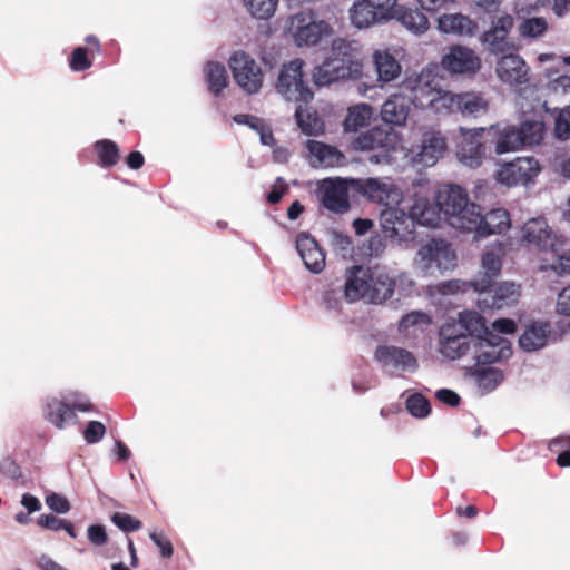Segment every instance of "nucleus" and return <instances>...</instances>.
<instances>
[{"instance_id":"obj_12","label":"nucleus","mask_w":570,"mask_h":570,"mask_svg":"<svg viewBox=\"0 0 570 570\" xmlns=\"http://www.w3.org/2000/svg\"><path fill=\"white\" fill-rule=\"evenodd\" d=\"M357 179L326 178L320 181L317 195L322 205L335 214H344L350 209L348 190L354 189Z\"/></svg>"},{"instance_id":"obj_48","label":"nucleus","mask_w":570,"mask_h":570,"mask_svg":"<svg viewBox=\"0 0 570 570\" xmlns=\"http://www.w3.org/2000/svg\"><path fill=\"white\" fill-rule=\"evenodd\" d=\"M407 411L415 417H425L430 413V404L421 394H413L406 400Z\"/></svg>"},{"instance_id":"obj_63","label":"nucleus","mask_w":570,"mask_h":570,"mask_svg":"<svg viewBox=\"0 0 570 570\" xmlns=\"http://www.w3.org/2000/svg\"><path fill=\"white\" fill-rule=\"evenodd\" d=\"M38 524L45 529L58 531L62 528V524H65V520L59 519L52 514H42L38 519Z\"/></svg>"},{"instance_id":"obj_47","label":"nucleus","mask_w":570,"mask_h":570,"mask_svg":"<svg viewBox=\"0 0 570 570\" xmlns=\"http://www.w3.org/2000/svg\"><path fill=\"white\" fill-rule=\"evenodd\" d=\"M548 29V22L542 17L530 18L522 21L519 26V32L523 38H538Z\"/></svg>"},{"instance_id":"obj_59","label":"nucleus","mask_w":570,"mask_h":570,"mask_svg":"<svg viewBox=\"0 0 570 570\" xmlns=\"http://www.w3.org/2000/svg\"><path fill=\"white\" fill-rule=\"evenodd\" d=\"M87 535L89 541L98 547L104 546L108 540L105 528L99 524L90 525L87 530Z\"/></svg>"},{"instance_id":"obj_60","label":"nucleus","mask_w":570,"mask_h":570,"mask_svg":"<svg viewBox=\"0 0 570 570\" xmlns=\"http://www.w3.org/2000/svg\"><path fill=\"white\" fill-rule=\"evenodd\" d=\"M515 328L517 325L514 321L510 318H499L492 323L490 332H492L493 334H512L514 333Z\"/></svg>"},{"instance_id":"obj_8","label":"nucleus","mask_w":570,"mask_h":570,"mask_svg":"<svg viewBox=\"0 0 570 570\" xmlns=\"http://www.w3.org/2000/svg\"><path fill=\"white\" fill-rule=\"evenodd\" d=\"M228 66L235 82L243 91L247 95L259 92L264 83V72L250 55L243 50L235 51L228 60Z\"/></svg>"},{"instance_id":"obj_40","label":"nucleus","mask_w":570,"mask_h":570,"mask_svg":"<svg viewBox=\"0 0 570 570\" xmlns=\"http://www.w3.org/2000/svg\"><path fill=\"white\" fill-rule=\"evenodd\" d=\"M394 18L397 19L409 31L415 35L424 33L429 29V20L426 16L419 10L399 7L397 13Z\"/></svg>"},{"instance_id":"obj_27","label":"nucleus","mask_w":570,"mask_h":570,"mask_svg":"<svg viewBox=\"0 0 570 570\" xmlns=\"http://www.w3.org/2000/svg\"><path fill=\"white\" fill-rule=\"evenodd\" d=\"M402 87V85L400 86ZM403 89V88H401ZM406 91L395 92L389 96L381 107V119L393 126H404L409 118L410 105L405 97Z\"/></svg>"},{"instance_id":"obj_18","label":"nucleus","mask_w":570,"mask_h":570,"mask_svg":"<svg viewBox=\"0 0 570 570\" xmlns=\"http://www.w3.org/2000/svg\"><path fill=\"white\" fill-rule=\"evenodd\" d=\"M514 26V19L509 13H503L492 20L490 28L481 36L491 55L500 56L510 52L513 43L509 40V33Z\"/></svg>"},{"instance_id":"obj_45","label":"nucleus","mask_w":570,"mask_h":570,"mask_svg":"<svg viewBox=\"0 0 570 570\" xmlns=\"http://www.w3.org/2000/svg\"><path fill=\"white\" fill-rule=\"evenodd\" d=\"M552 115L554 117V136L560 140H568L570 138V106L554 108Z\"/></svg>"},{"instance_id":"obj_24","label":"nucleus","mask_w":570,"mask_h":570,"mask_svg":"<svg viewBox=\"0 0 570 570\" xmlns=\"http://www.w3.org/2000/svg\"><path fill=\"white\" fill-rule=\"evenodd\" d=\"M367 302L381 304L390 299L395 292V282L386 267L374 266L367 268Z\"/></svg>"},{"instance_id":"obj_23","label":"nucleus","mask_w":570,"mask_h":570,"mask_svg":"<svg viewBox=\"0 0 570 570\" xmlns=\"http://www.w3.org/2000/svg\"><path fill=\"white\" fill-rule=\"evenodd\" d=\"M375 360L387 373L414 371L417 367V362L413 354L407 350L396 346L377 347Z\"/></svg>"},{"instance_id":"obj_6","label":"nucleus","mask_w":570,"mask_h":570,"mask_svg":"<svg viewBox=\"0 0 570 570\" xmlns=\"http://www.w3.org/2000/svg\"><path fill=\"white\" fill-rule=\"evenodd\" d=\"M456 261V253L448 240L433 238L420 247L414 264L424 275L432 276L454 269Z\"/></svg>"},{"instance_id":"obj_51","label":"nucleus","mask_w":570,"mask_h":570,"mask_svg":"<svg viewBox=\"0 0 570 570\" xmlns=\"http://www.w3.org/2000/svg\"><path fill=\"white\" fill-rule=\"evenodd\" d=\"M91 59L88 57V50L82 47H77L70 59V68L73 71H83L91 67Z\"/></svg>"},{"instance_id":"obj_34","label":"nucleus","mask_w":570,"mask_h":570,"mask_svg":"<svg viewBox=\"0 0 570 570\" xmlns=\"http://www.w3.org/2000/svg\"><path fill=\"white\" fill-rule=\"evenodd\" d=\"M550 326L548 323H532L519 338V345L523 351L533 352L546 346Z\"/></svg>"},{"instance_id":"obj_26","label":"nucleus","mask_w":570,"mask_h":570,"mask_svg":"<svg viewBox=\"0 0 570 570\" xmlns=\"http://www.w3.org/2000/svg\"><path fill=\"white\" fill-rule=\"evenodd\" d=\"M492 132V144L498 155L522 150L521 136L518 126L512 124H497L489 127Z\"/></svg>"},{"instance_id":"obj_50","label":"nucleus","mask_w":570,"mask_h":570,"mask_svg":"<svg viewBox=\"0 0 570 570\" xmlns=\"http://www.w3.org/2000/svg\"><path fill=\"white\" fill-rule=\"evenodd\" d=\"M112 523L125 532H131L141 528V522L130 514L116 512L111 517Z\"/></svg>"},{"instance_id":"obj_21","label":"nucleus","mask_w":570,"mask_h":570,"mask_svg":"<svg viewBox=\"0 0 570 570\" xmlns=\"http://www.w3.org/2000/svg\"><path fill=\"white\" fill-rule=\"evenodd\" d=\"M485 130L484 127L460 128L462 140L458 145L456 157L462 165L469 168L481 166L484 158V146L480 138Z\"/></svg>"},{"instance_id":"obj_43","label":"nucleus","mask_w":570,"mask_h":570,"mask_svg":"<svg viewBox=\"0 0 570 570\" xmlns=\"http://www.w3.org/2000/svg\"><path fill=\"white\" fill-rule=\"evenodd\" d=\"M204 72L208 89L212 94L217 96L227 87L228 76L223 63L209 61Z\"/></svg>"},{"instance_id":"obj_3","label":"nucleus","mask_w":570,"mask_h":570,"mask_svg":"<svg viewBox=\"0 0 570 570\" xmlns=\"http://www.w3.org/2000/svg\"><path fill=\"white\" fill-rule=\"evenodd\" d=\"M363 66L354 58V43L343 38L333 40L331 55L313 70V81L317 87L328 86L343 79L362 76Z\"/></svg>"},{"instance_id":"obj_49","label":"nucleus","mask_w":570,"mask_h":570,"mask_svg":"<svg viewBox=\"0 0 570 570\" xmlns=\"http://www.w3.org/2000/svg\"><path fill=\"white\" fill-rule=\"evenodd\" d=\"M372 8L385 20L394 19L397 13V0H367Z\"/></svg>"},{"instance_id":"obj_4","label":"nucleus","mask_w":570,"mask_h":570,"mask_svg":"<svg viewBox=\"0 0 570 570\" xmlns=\"http://www.w3.org/2000/svg\"><path fill=\"white\" fill-rule=\"evenodd\" d=\"M286 29L297 47H314L333 33L328 21L316 19L313 11H299L291 16Z\"/></svg>"},{"instance_id":"obj_56","label":"nucleus","mask_w":570,"mask_h":570,"mask_svg":"<svg viewBox=\"0 0 570 570\" xmlns=\"http://www.w3.org/2000/svg\"><path fill=\"white\" fill-rule=\"evenodd\" d=\"M558 259L550 266V269L559 276L570 275V249L554 254Z\"/></svg>"},{"instance_id":"obj_42","label":"nucleus","mask_w":570,"mask_h":570,"mask_svg":"<svg viewBox=\"0 0 570 570\" xmlns=\"http://www.w3.org/2000/svg\"><path fill=\"white\" fill-rule=\"evenodd\" d=\"M297 126L307 136H317L323 132L324 124L316 111L299 105L295 111Z\"/></svg>"},{"instance_id":"obj_62","label":"nucleus","mask_w":570,"mask_h":570,"mask_svg":"<svg viewBox=\"0 0 570 570\" xmlns=\"http://www.w3.org/2000/svg\"><path fill=\"white\" fill-rule=\"evenodd\" d=\"M393 282H395V289L403 295L411 293L414 287L413 279L406 273H401L397 277H393Z\"/></svg>"},{"instance_id":"obj_19","label":"nucleus","mask_w":570,"mask_h":570,"mask_svg":"<svg viewBox=\"0 0 570 570\" xmlns=\"http://www.w3.org/2000/svg\"><path fill=\"white\" fill-rule=\"evenodd\" d=\"M472 338L461 334L454 325L445 323L439 331L438 351L449 361L460 360L471 354Z\"/></svg>"},{"instance_id":"obj_14","label":"nucleus","mask_w":570,"mask_h":570,"mask_svg":"<svg viewBox=\"0 0 570 570\" xmlns=\"http://www.w3.org/2000/svg\"><path fill=\"white\" fill-rule=\"evenodd\" d=\"M541 166L533 157H518L504 163L497 171V180L508 187L528 185L540 174Z\"/></svg>"},{"instance_id":"obj_35","label":"nucleus","mask_w":570,"mask_h":570,"mask_svg":"<svg viewBox=\"0 0 570 570\" xmlns=\"http://www.w3.org/2000/svg\"><path fill=\"white\" fill-rule=\"evenodd\" d=\"M440 31L459 36H471L476 23L461 13L443 14L438 20Z\"/></svg>"},{"instance_id":"obj_15","label":"nucleus","mask_w":570,"mask_h":570,"mask_svg":"<svg viewBox=\"0 0 570 570\" xmlns=\"http://www.w3.org/2000/svg\"><path fill=\"white\" fill-rule=\"evenodd\" d=\"M511 354L510 342L498 334L483 335L472 344L471 355L476 366L507 360Z\"/></svg>"},{"instance_id":"obj_46","label":"nucleus","mask_w":570,"mask_h":570,"mask_svg":"<svg viewBox=\"0 0 570 570\" xmlns=\"http://www.w3.org/2000/svg\"><path fill=\"white\" fill-rule=\"evenodd\" d=\"M99 157V164L104 167L114 166L119 159L117 145L111 140H100L95 145Z\"/></svg>"},{"instance_id":"obj_7","label":"nucleus","mask_w":570,"mask_h":570,"mask_svg":"<svg viewBox=\"0 0 570 570\" xmlns=\"http://www.w3.org/2000/svg\"><path fill=\"white\" fill-rule=\"evenodd\" d=\"M303 67L304 61L296 58L279 69L275 88L287 101L308 102L313 99L314 94L304 77Z\"/></svg>"},{"instance_id":"obj_16","label":"nucleus","mask_w":570,"mask_h":570,"mask_svg":"<svg viewBox=\"0 0 570 570\" xmlns=\"http://www.w3.org/2000/svg\"><path fill=\"white\" fill-rule=\"evenodd\" d=\"M505 254L504 245L495 242L482 255L481 271L470 283L475 292L485 294L493 285L502 268V258Z\"/></svg>"},{"instance_id":"obj_58","label":"nucleus","mask_w":570,"mask_h":570,"mask_svg":"<svg viewBox=\"0 0 570 570\" xmlns=\"http://www.w3.org/2000/svg\"><path fill=\"white\" fill-rule=\"evenodd\" d=\"M548 89L554 94H567L570 91V76L562 75L553 78L548 83Z\"/></svg>"},{"instance_id":"obj_31","label":"nucleus","mask_w":570,"mask_h":570,"mask_svg":"<svg viewBox=\"0 0 570 570\" xmlns=\"http://www.w3.org/2000/svg\"><path fill=\"white\" fill-rule=\"evenodd\" d=\"M311 164L321 167H335L345 163V156L335 147L316 140L307 141Z\"/></svg>"},{"instance_id":"obj_61","label":"nucleus","mask_w":570,"mask_h":570,"mask_svg":"<svg viewBox=\"0 0 570 570\" xmlns=\"http://www.w3.org/2000/svg\"><path fill=\"white\" fill-rule=\"evenodd\" d=\"M234 121L239 125H246L250 129L255 130L256 132L258 130H262L263 126L265 125L263 119L252 116V115H245V114L236 115L234 117Z\"/></svg>"},{"instance_id":"obj_32","label":"nucleus","mask_w":570,"mask_h":570,"mask_svg":"<svg viewBox=\"0 0 570 570\" xmlns=\"http://www.w3.org/2000/svg\"><path fill=\"white\" fill-rule=\"evenodd\" d=\"M367 283L368 275L367 268L360 266L353 267L346 277L344 285V297L348 303H354L360 299L367 301Z\"/></svg>"},{"instance_id":"obj_64","label":"nucleus","mask_w":570,"mask_h":570,"mask_svg":"<svg viewBox=\"0 0 570 570\" xmlns=\"http://www.w3.org/2000/svg\"><path fill=\"white\" fill-rule=\"evenodd\" d=\"M558 313L570 316V286L562 289L557 302Z\"/></svg>"},{"instance_id":"obj_20","label":"nucleus","mask_w":570,"mask_h":570,"mask_svg":"<svg viewBox=\"0 0 570 570\" xmlns=\"http://www.w3.org/2000/svg\"><path fill=\"white\" fill-rule=\"evenodd\" d=\"M495 75L503 85L517 88L529 81V67L521 56L510 51L497 59Z\"/></svg>"},{"instance_id":"obj_13","label":"nucleus","mask_w":570,"mask_h":570,"mask_svg":"<svg viewBox=\"0 0 570 570\" xmlns=\"http://www.w3.org/2000/svg\"><path fill=\"white\" fill-rule=\"evenodd\" d=\"M353 183L355 190L384 208L403 202L402 190L390 178L357 179Z\"/></svg>"},{"instance_id":"obj_30","label":"nucleus","mask_w":570,"mask_h":570,"mask_svg":"<svg viewBox=\"0 0 570 570\" xmlns=\"http://www.w3.org/2000/svg\"><path fill=\"white\" fill-rule=\"evenodd\" d=\"M432 325V317L422 311H412L399 322V331L407 340H417L426 334Z\"/></svg>"},{"instance_id":"obj_10","label":"nucleus","mask_w":570,"mask_h":570,"mask_svg":"<svg viewBox=\"0 0 570 570\" xmlns=\"http://www.w3.org/2000/svg\"><path fill=\"white\" fill-rule=\"evenodd\" d=\"M380 223L385 237L395 242L407 240L413 237L417 219L413 215V204L409 213L400 205H392L381 212Z\"/></svg>"},{"instance_id":"obj_52","label":"nucleus","mask_w":570,"mask_h":570,"mask_svg":"<svg viewBox=\"0 0 570 570\" xmlns=\"http://www.w3.org/2000/svg\"><path fill=\"white\" fill-rule=\"evenodd\" d=\"M106 433L105 425L99 421H90L83 431V438L87 443L95 444L99 442Z\"/></svg>"},{"instance_id":"obj_22","label":"nucleus","mask_w":570,"mask_h":570,"mask_svg":"<svg viewBox=\"0 0 570 570\" xmlns=\"http://www.w3.org/2000/svg\"><path fill=\"white\" fill-rule=\"evenodd\" d=\"M511 228V218L509 213L503 208H494L482 214L481 207L478 205V218L474 227L465 232H473L475 238H484L494 234H503Z\"/></svg>"},{"instance_id":"obj_33","label":"nucleus","mask_w":570,"mask_h":570,"mask_svg":"<svg viewBox=\"0 0 570 570\" xmlns=\"http://www.w3.org/2000/svg\"><path fill=\"white\" fill-rule=\"evenodd\" d=\"M45 416L58 429H63L67 424L75 423L77 419L65 395L62 399L52 397L47 401Z\"/></svg>"},{"instance_id":"obj_25","label":"nucleus","mask_w":570,"mask_h":570,"mask_svg":"<svg viewBox=\"0 0 570 570\" xmlns=\"http://www.w3.org/2000/svg\"><path fill=\"white\" fill-rule=\"evenodd\" d=\"M296 250L305 267L314 273H321L325 267V254L317 242L308 234L301 233L295 240Z\"/></svg>"},{"instance_id":"obj_36","label":"nucleus","mask_w":570,"mask_h":570,"mask_svg":"<svg viewBox=\"0 0 570 570\" xmlns=\"http://www.w3.org/2000/svg\"><path fill=\"white\" fill-rule=\"evenodd\" d=\"M374 116L372 106L361 102L347 109L344 120V130L346 132H357L360 129L370 126Z\"/></svg>"},{"instance_id":"obj_1","label":"nucleus","mask_w":570,"mask_h":570,"mask_svg":"<svg viewBox=\"0 0 570 570\" xmlns=\"http://www.w3.org/2000/svg\"><path fill=\"white\" fill-rule=\"evenodd\" d=\"M413 215L422 226L436 227L444 220L451 227L465 232L475 226L478 204L470 200L466 190L461 186L445 184L435 193L434 204L431 203L429 194L414 193Z\"/></svg>"},{"instance_id":"obj_57","label":"nucleus","mask_w":570,"mask_h":570,"mask_svg":"<svg viewBox=\"0 0 570 570\" xmlns=\"http://www.w3.org/2000/svg\"><path fill=\"white\" fill-rule=\"evenodd\" d=\"M151 541L158 547L160 554L164 558H170L174 553L171 542L164 535L163 532L151 531L149 533Z\"/></svg>"},{"instance_id":"obj_39","label":"nucleus","mask_w":570,"mask_h":570,"mask_svg":"<svg viewBox=\"0 0 570 570\" xmlns=\"http://www.w3.org/2000/svg\"><path fill=\"white\" fill-rule=\"evenodd\" d=\"M519 295V285L512 282H503L494 286L491 303H489L488 299H482L479 302V304H484L487 307L501 308L504 305L515 302Z\"/></svg>"},{"instance_id":"obj_54","label":"nucleus","mask_w":570,"mask_h":570,"mask_svg":"<svg viewBox=\"0 0 570 570\" xmlns=\"http://www.w3.org/2000/svg\"><path fill=\"white\" fill-rule=\"evenodd\" d=\"M47 505L57 513H67L70 510L68 499L59 493H50L46 497Z\"/></svg>"},{"instance_id":"obj_37","label":"nucleus","mask_w":570,"mask_h":570,"mask_svg":"<svg viewBox=\"0 0 570 570\" xmlns=\"http://www.w3.org/2000/svg\"><path fill=\"white\" fill-rule=\"evenodd\" d=\"M350 19L353 26L358 29L385 22L367 0L356 1L350 10Z\"/></svg>"},{"instance_id":"obj_11","label":"nucleus","mask_w":570,"mask_h":570,"mask_svg":"<svg viewBox=\"0 0 570 570\" xmlns=\"http://www.w3.org/2000/svg\"><path fill=\"white\" fill-rule=\"evenodd\" d=\"M522 239L541 252L557 254L562 250L566 238L556 233L543 217L528 219L522 226Z\"/></svg>"},{"instance_id":"obj_38","label":"nucleus","mask_w":570,"mask_h":570,"mask_svg":"<svg viewBox=\"0 0 570 570\" xmlns=\"http://www.w3.org/2000/svg\"><path fill=\"white\" fill-rule=\"evenodd\" d=\"M489 101L475 91L460 92L459 112L463 116L478 117L488 112Z\"/></svg>"},{"instance_id":"obj_17","label":"nucleus","mask_w":570,"mask_h":570,"mask_svg":"<svg viewBox=\"0 0 570 570\" xmlns=\"http://www.w3.org/2000/svg\"><path fill=\"white\" fill-rule=\"evenodd\" d=\"M442 67L451 75L473 77L482 67L480 56L471 48L452 46L442 58Z\"/></svg>"},{"instance_id":"obj_55","label":"nucleus","mask_w":570,"mask_h":570,"mask_svg":"<svg viewBox=\"0 0 570 570\" xmlns=\"http://www.w3.org/2000/svg\"><path fill=\"white\" fill-rule=\"evenodd\" d=\"M341 288H328L322 294V304L328 311H338L341 307Z\"/></svg>"},{"instance_id":"obj_29","label":"nucleus","mask_w":570,"mask_h":570,"mask_svg":"<svg viewBox=\"0 0 570 570\" xmlns=\"http://www.w3.org/2000/svg\"><path fill=\"white\" fill-rule=\"evenodd\" d=\"M454 325L461 334L469 335L472 343L483 335H489L490 328L487 326L485 318L475 311H463L458 314L456 321L448 322Z\"/></svg>"},{"instance_id":"obj_44","label":"nucleus","mask_w":570,"mask_h":570,"mask_svg":"<svg viewBox=\"0 0 570 570\" xmlns=\"http://www.w3.org/2000/svg\"><path fill=\"white\" fill-rule=\"evenodd\" d=\"M247 12L257 20H268L276 13L279 0H243Z\"/></svg>"},{"instance_id":"obj_5","label":"nucleus","mask_w":570,"mask_h":570,"mask_svg":"<svg viewBox=\"0 0 570 570\" xmlns=\"http://www.w3.org/2000/svg\"><path fill=\"white\" fill-rule=\"evenodd\" d=\"M400 135L393 129L373 127L360 134L352 141V148L356 151L379 150L370 157L373 164H389L393 160V153L400 146Z\"/></svg>"},{"instance_id":"obj_28","label":"nucleus","mask_w":570,"mask_h":570,"mask_svg":"<svg viewBox=\"0 0 570 570\" xmlns=\"http://www.w3.org/2000/svg\"><path fill=\"white\" fill-rule=\"evenodd\" d=\"M372 60L376 71V80L381 87L400 77L402 66L389 49L375 50L372 53Z\"/></svg>"},{"instance_id":"obj_41","label":"nucleus","mask_w":570,"mask_h":570,"mask_svg":"<svg viewBox=\"0 0 570 570\" xmlns=\"http://www.w3.org/2000/svg\"><path fill=\"white\" fill-rule=\"evenodd\" d=\"M518 131L521 136L522 148L533 147L544 138L546 126L542 120H524L518 126Z\"/></svg>"},{"instance_id":"obj_2","label":"nucleus","mask_w":570,"mask_h":570,"mask_svg":"<svg viewBox=\"0 0 570 570\" xmlns=\"http://www.w3.org/2000/svg\"><path fill=\"white\" fill-rule=\"evenodd\" d=\"M402 88L407 91L411 102L416 108L439 115L459 112L460 92L444 89L438 75L430 68L406 73Z\"/></svg>"},{"instance_id":"obj_53","label":"nucleus","mask_w":570,"mask_h":570,"mask_svg":"<svg viewBox=\"0 0 570 570\" xmlns=\"http://www.w3.org/2000/svg\"><path fill=\"white\" fill-rule=\"evenodd\" d=\"M67 402L70 404V407L75 411L88 412L91 411L92 404L90 401L78 392H68L65 394Z\"/></svg>"},{"instance_id":"obj_9","label":"nucleus","mask_w":570,"mask_h":570,"mask_svg":"<svg viewBox=\"0 0 570 570\" xmlns=\"http://www.w3.org/2000/svg\"><path fill=\"white\" fill-rule=\"evenodd\" d=\"M446 150L448 142L444 135L434 128H426L422 131L420 142L412 146L406 156L413 165L429 168L436 165Z\"/></svg>"}]
</instances>
